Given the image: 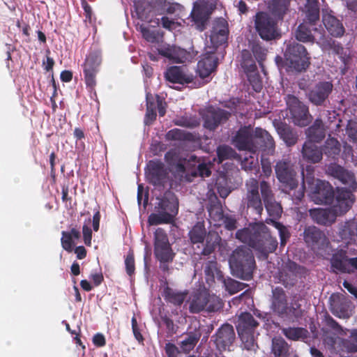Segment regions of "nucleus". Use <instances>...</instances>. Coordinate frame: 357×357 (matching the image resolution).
I'll list each match as a JSON object with an SVG mask.
<instances>
[{"instance_id":"774afa93","label":"nucleus","mask_w":357,"mask_h":357,"mask_svg":"<svg viewBox=\"0 0 357 357\" xmlns=\"http://www.w3.org/2000/svg\"><path fill=\"white\" fill-rule=\"evenodd\" d=\"M141 32L143 37L149 42L154 43L158 40L159 34L155 31H150L149 29L141 26Z\"/></svg>"},{"instance_id":"c85d7f7f","label":"nucleus","mask_w":357,"mask_h":357,"mask_svg":"<svg viewBox=\"0 0 357 357\" xmlns=\"http://www.w3.org/2000/svg\"><path fill=\"white\" fill-rule=\"evenodd\" d=\"M332 268H357V258H348L344 251H337L331 259Z\"/></svg>"},{"instance_id":"473e14b6","label":"nucleus","mask_w":357,"mask_h":357,"mask_svg":"<svg viewBox=\"0 0 357 357\" xmlns=\"http://www.w3.org/2000/svg\"><path fill=\"white\" fill-rule=\"evenodd\" d=\"M207 305V293L196 292L191 296L189 310L191 313H199Z\"/></svg>"},{"instance_id":"b1692460","label":"nucleus","mask_w":357,"mask_h":357,"mask_svg":"<svg viewBox=\"0 0 357 357\" xmlns=\"http://www.w3.org/2000/svg\"><path fill=\"white\" fill-rule=\"evenodd\" d=\"M303 236L306 243L313 248L327 245L324 234L314 226L306 228Z\"/></svg>"},{"instance_id":"bb28decb","label":"nucleus","mask_w":357,"mask_h":357,"mask_svg":"<svg viewBox=\"0 0 357 357\" xmlns=\"http://www.w3.org/2000/svg\"><path fill=\"white\" fill-rule=\"evenodd\" d=\"M165 77L167 81L172 83H190L192 81V75H187L183 69L179 66L169 68L166 73Z\"/></svg>"},{"instance_id":"052dcab7","label":"nucleus","mask_w":357,"mask_h":357,"mask_svg":"<svg viewBox=\"0 0 357 357\" xmlns=\"http://www.w3.org/2000/svg\"><path fill=\"white\" fill-rule=\"evenodd\" d=\"M346 132L350 139L357 144V121H349L347 123Z\"/></svg>"},{"instance_id":"e433bc0d","label":"nucleus","mask_w":357,"mask_h":357,"mask_svg":"<svg viewBox=\"0 0 357 357\" xmlns=\"http://www.w3.org/2000/svg\"><path fill=\"white\" fill-rule=\"evenodd\" d=\"M202 333L199 329L188 333L187 337L181 342V348L185 352H189L194 349L201 337Z\"/></svg>"},{"instance_id":"7ed1b4c3","label":"nucleus","mask_w":357,"mask_h":357,"mask_svg":"<svg viewBox=\"0 0 357 357\" xmlns=\"http://www.w3.org/2000/svg\"><path fill=\"white\" fill-rule=\"evenodd\" d=\"M158 202L155 206V212L148 218L150 225L167 224L173 222L178 213V201L174 194L170 191L165 193L162 198H158Z\"/></svg>"},{"instance_id":"72a5a7b5","label":"nucleus","mask_w":357,"mask_h":357,"mask_svg":"<svg viewBox=\"0 0 357 357\" xmlns=\"http://www.w3.org/2000/svg\"><path fill=\"white\" fill-rule=\"evenodd\" d=\"M282 333L287 338L293 341H305L309 337L308 331L301 327L284 328Z\"/></svg>"},{"instance_id":"2f4dec72","label":"nucleus","mask_w":357,"mask_h":357,"mask_svg":"<svg viewBox=\"0 0 357 357\" xmlns=\"http://www.w3.org/2000/svg\"><path fill=\"white\" fill-rule=\"evenodd\" d=\"M290 346L281 337H275L272 339L271 352L274 357H288L289 356Z\"/></svg>"},{"instance_id":"9d476101","label":"nucleus","mask_w":357,"mask_h":357,"mask_svg":"<svg viewBox=\"0 0 357 357\" xmlns=\"http://www.w3.org/2000/svg\"><path fill=\"white\" fill-rule=\"evenodd\" d=\"M287 105L291 114L292 122L301 127L307 126L312 121V116L308 108L294 96H289Z\"/></svg>"},{"instance_id":"2eb2a0df","label":"nucleus","mask_w":357,"mask_h":357,"mask_svg":"<svg viewBox=\"0 0 357 357\" xmlns=\"http://www.w3.org/2000/svg\"><path fill=\"white\" fill-rule=\"evenodd\" d=\"M275 170L278 179L284 183L287 188L293 190L297 187L298 182L295 178L296 172L289 161L282 160L278 162Z\"/></svg>"},{"instance_id":"f704fd0d","label":"nucleus","mask_w":357,"mask_h":357,"mask_svg":"<svg viewBox=\"0 0 357 357\" xmlns=\"http://www.w3.org/2000/svg\"><path fill=\"white\" fill-rule=\"evenodd\" d=\"M277 131L287 146H292L296 143L298 136L287 125L280 123L277 127Z\"/></svg>"},{"instance_id":"20e7f679","label":"nucleus","mask_w":357,"mask_h":357,"mask_svg":"<svg viewBox=\"0 0 357 357\" xmlns=\"http://www.w3.org/2000/svg\"><path fill=\"white\" fill-rule=\"evenodd\" d=\"M257 137H264L270 145L271 138H269V133L259 128H255L252 130L250 128L244 127L241 128L233 138V144L238 149L242 151H247L250 153L257 152V145H256V140Z\"/></svg>"},{"instance_id":"1a4fd4ad","label":"nucleus","mask_w":357,"mask_h":357,"mask_svg":"<svg viewBox=\"0 0 357 357\" xmlns=\"http://www.w3.org/2000/svg\"><path fill=\"white\" fill-rule=\"evenodd\" d=\"M215 8V0H197L194 3L191 17L197 29L203 31L210 15Z\"/></svg>"},{"instance_id":"4be33fe9","label":"nucleus","mask_w":357,"mask_h":357,"mask_svg":"<svg viewBox=\"0 0 357 357\" xmlns=\"http://www.w3.org/2000/svg\"><path fill=\"white\" fill-rule=\"evenodd\" d=\"M333 85L328 82L317 84L309 93L308 97L314 105H321L332 91Z\"/></svg>"},{"instance_id":"3c124183","label":"nucleus","mask_w":357,"mask_h":357,"mask_svg":"<svg viewBox=\"0 0 357 357\" xmlns=\"http://www.w3.org/2000/svg\"><path fill=\"white\" fill-rule=\"evenodd\" d=\"M243 67L245 68L247 74L256 72L257 66L250 57L248 50L242 52Z\"/></svg>"},{"instance_id":"c03bdc74","label":"nucleus","mask_w":357,"mask_h":357,"mask_svg":"<svg viewBox=\"0 0 357 357\" xmlns=\"http://www.w3.org/2000/svg\"><path fill=\"white\" fill-rule=\"evenodd\" d=\"M270 142L271 144L267 143V140L264 137H257L256 140V145H257V151L261 149L264 151L267 152L268 154H273L275 150V142L273 138L269 134Z\"/></svg>"},{"instance_id":"393cba45","label":"nucleus","mask_w":357,"mask_h":357,"mask_svg":"<svg viewBox=\"0 0 357 357\" xmlns=\"http://www.w3.org/2000/svg\"><path fill=\"white\" fill-rule=\"evenodd\" d=\"M326 172L329 175L340 180L342 183L354 187L355 184L354 174L340 165L332 163L328 165Z\"/></svg>"},{"instance_id":"ddd939ff","label":"nucleus","mask_w":357,"mask_h":357,"mask_svg":"<svg viewBox=\"0 0 357 357\" xmlns=\"http://www.w3.org/2000/svg\"><path fill=\"white\" fill-rule=\"evenodd\" d=\"M306 179L311 189V199L316 204L327 203L331 199L333 191L328 183L319 179L311 182L308 177Z\"/></svg>"},{"instance_id":"dca6fc26","label":"nucleus","mask_w":357,"mask_h":357,"mask_svg":"<svg viewBox=\"0 0 357 357\" xmlns=\"http://www.w3.org/2000/svg\"><path fill=\"white\" fill-rule=\"evenodd\" d=\"M230 268H252L255 264L252 252L249 248L239 247L229 257Z\"/></svg>"},{"instance_id":"6ab92c4d","label":"nucleus","mask_w":357,"mask_h":357,"mask_svg":"<svg viewBox=\"0 0 357 357\" xmlns=\"http://www.w3.org/2000/svg\"><path fill=\"white\" fill-rule=\"evenodd\" d=\"M229 34L228 24L222 18L215 20L213 24L211 33L210 35V41L214 50L227 40Z\"/></svg>"},{"instance_id":"4c0bfd02","label":"nucleus","mask_w":357,"mask_h":357,"mask_svg":"<svg viewBox=\"0 0 357 357\" xmlns=\"http://www.w3.org/2000/svg\"><path fill=\"white\" fill-rule=\"evenodd\" d=\"M296 269H278L277 273L278 282L286 287L293 286L296 281Z\"/></svg>"},{"instance_id":"39448f33","label":"nucleus","mask_w":357,"mask_h":357,"mask_svg":"<svg viewBox=\"0 0 357 357\" xmlns=\"http://www.w3.org/2000/svg\"><path fill=\"white\" fill-rule=\"evenodd\" d=\"M285 65L289 71L301 72L310 64L305 47L294 41L290 42L284 52Z\"/></svg>"},{"instance_id":"7c9ffc66","label":"nucleus","mask_w":357,"mask_h":357,"mask_svg":"<svg viewBox=\"0 0 357 357\" xmlns=\"http://www.w3.org/2000/svg\"><path fill=\"white\" fill-rule=\"evenodd\" d=\"M162 295L167 303L181 306L185 300L188 292L178 291L167 286L165 287Z\"/></svg>"},{"instance_id":"9b49d317","label":"nucleus","mask_w":357,"mask_h":357,"mask_svg":"<svg viewBox=\"0 0 357 357\" xmlns=\"http://www.w3.org/2000/svg\"><path fill=\"white\" fill-rule=\"evenodd\" d=\"M246 195L244 202L248 208H252L258 215L263 211V205L259 193V183L255 178H250L245 183Z\"/></svg>"},{"instance_id":"5701e85b","label":"nucleus","mask_w":357,"mask_h":357,"mask_svg":"<svg viewBox=\"0 0 357 357\" xmlns=\"http://www.w3.org/2000/svg\"><path fill=\"white\" fill-rule=\"evenodd\" d=\"M229 114L222 109L208 108L204 114V126L210 130L214 129L222 121L228 119Z\"/></svg>"},{"instance_id":"13d9d810","label":"nucleus","mask_w":357,"mask_h":357,"mask_svg":"<svg viewBox=\"0 0 357 357\" xmlns=\"http://www.w3.org/2000/svg\"><path fill=\"white\" fill-rule=\"evenodd\" d=\"M307 10L306 14L307 20L310 25H314L315 22L319 19V9L318 6H307Z\"/></svg>"},{"instance_id":"a878e982","label":"nucleus","mask_w":357,"mask_h":357,"mask_svg":"<svg viewBox=\"0 0 357 357\" xmlns=\"http://www.w3.org/2000/svg\"><path fill=\"white\" fill-rule=\"evenodd\" d=\"M313 25H310L307 22H304L300 24L296 31V38L298 40L307 43H313L315 40V33H318L321 35L317 27L311 28Z\"/></svg>"},{"instance_id":"f3484780","label":"nucleus","mask_w":357,"mask_h":357,"mask_svg":"<svg viewBox=\"0 0 357 357\" xmlns=\"http://www.w3.org/2000/svg\"><path fill=\"white\" fill-rule=\"evenodd\" d=\"M100 63L101 56L98 51L91 52L86 57L84 65V73L87 86L93 87L96 85V75Z\"/></svg>"},{"instance_id":"69168bd1","label":"nucleus","mask_w":357,"mask_h":357,"mask_svg":"<svg viewBox=\"0 0 357 357\" xmlns=\"http://www.w3.org/2000/svg\"><path fill=\"white\" fill-rule=\"evenodd\" d=\"M288 314L296 319L301 318L303 316V310L301 309V304L297 302L291 304L288 307Z\"/></svg>"},{"instance_id":"8fccbe9b","label":"nucleus","mask_w":357,"mask_h":357,"mask_svg":"<svg viewBox=\"0 0 357 357\" xmlns=\"http://www.w3.org/2000/svg\"><path fill=\"white\" fill-rule=\"evenodd\" d=\"M217 155L218 158V162L221 163L223 160L234 157L235 151L231 147L223 145L217 149Z\"/></svg>"},{"instance_id":"c9c22d12","label":"nucleus","mask_w":357,"mask_h":357,"mask_svg":"<svg viewBox=\"0 0 357 357\" xmlns=\"http://www.w3.org/2000/svg\"><path fill=\"white\" fill-rule=\"evenodd\" d=\"M307 137L311 141L319 142L325 136L324 124L320 119H316L314 124L306 130Z\"/></svg>"},{"instance_id":"864d4df0","label":"nucleus","mask_w":357,"mask_h":357,"mask_svg":"<svg viewBox=\"0 0 357 357\" xmlns=\"http://www.w3.org/2000/svg\"><path fill=\"white\" fill-rule=\"evenodd\" d=\"M225 287L230 294H234L238 292L239 291L243 290L246 287H248V284L243 282H240L233 279H229L225 282Z\"/></svg>"},{"instance_id":"f8f14e48","label":"nucleus","mask_w":357,"mask_h":357,"mask_svg":"<svg viewBox=\"0 0 357 357\" xmlns=\"http://www.w3.org/2000/svg\"><path fill=\"white\" fill-rule=\"evenodd\" d=\"M155 255L160 261H169L172 259L173 254L170 248L166 233L161 228L155 231Z\"/></svg>"},{"instance_id":"49530a36","label":"nucleus","mask_w":357,"mask_h":357,"mask_svg":"<svg viewBox=\"0 0 357 357\" xmlns=\"http://www.w3.org/2000/svg\"><path fill=\"white\" fill-rule=\"evenodd\" d=\"M222 307L221 299L215 296L207 294V305L205 309L208 312H216Z\"/></svg>"},{"instance_id":"cd10ccee","label":"nucleus","mask_w":357,"mask_h":357,"mask_svg":"<svg viewBox=\"0 0 357 357\" xmlns=\"http://www.w3.org/2000/svg\"><path fill=\"white\" fill-rule=\"evenodd\" d=\"M323 22L328 31L333 36H341L344 31L340 22L330 13H324Z\"/></svg>"},{"instance_id":"bf43d9fd","label":"nucleus","mask_w":357,"mask_h":357,"mask_svg":"<svg viewBox=\"0 0 357 357\" xmlns=\"http://www.w3.org/2000/svg\"><path fill=\"white\" fill-rule=\"evenodd\" d=\"M173 61L177 63H184L191 57L190 54L183 49L175 47Z\"/></svg>"},{"instance_id":"58836bf2","label":"nucleus","mask_w":357,"mask_h":357,"mask_svg":"<svg viewBox=\"0 0 357 357\" xmlns=\"http://www.w3.org/2000/svg\"><path fill=\"white\" fill-rule=\"evenodd\" d=\"M206 229L202 222H197L189 232V236L192 243H202L206 237Z\"/></svg>"},{"instance_id":"680f3d73","label":"nucleus","mask_w":357,"mask_h":357,"mask_svg":"<svg viewBox=\"0 0 357 357\" xmlns=\"http://www.w3.org/2000/svg\"><path fill=\"white\" fill-rule=\"evenodd\" d=\"M234 276L244 280H250L253 276V269H231Z\"/></svg>"},{"instance_id":"c756f323","label":"nucleus","mask_w":357,"mask_h":357,"mask_svg":"<svg viewBox=\"0 0 357 357\" xmlns=\"http://www.w3.org/2000/svg\"><path fill=\"white\" fill-rule=\"evenodd\" d=\"M303 157L308 162L316 163L322 159V151L312 142L304 144L302 149Z\"/></svg>"},{"instance_id":"5fc2aeb1","label":"nucleus","mask_w":357,"mask_h":357,"mask_svg":"<svg viewBox=\"0 0 357 357\" xmlns=\"http://www.w3.org/2000/svg\"><path fill=\"white\" fill-rule=\"evenodd\" d=\"M259 187L264 203L274 199L273 192L271 190V185L268 182L265 181H261L260 184L259 185Z\"/></svg>"},{"instance_id":"6e6552de","label":"nucleus","mask_w":357,"mask_h":357,"mask_svg":"<svg viewBox=\"0 0 357 357\" xmlns=\"http://www.w3.org/2000/svg\"><path fill=\"white\" fill-rule=\"evenodd\" d=\"M255 26L263 40H271L280 36L276 20L266 13L260 12L256 14Z\"/></svg>"},{"instance_id":"6e6d98bb","label":"nucleus","mask_w":357,"mask_h":357,"mask_svg":"<svg viewBox=\"0 0 357 357\" xmlns=\"http://www.w3.org/2000/svg\"><path fill=\"white\" fill-rule=\"evenodd\" d=\"M325 323L326 325L333 330L335 333L338 335H346L345 331H344L342 326L339 324L337 321H336L331 316L326 315L325 317Z\"/></svg>"},{"instance_id":"4d7b16f0","label":"nucleus","mask_w":357,"mask_h":357,"mask_svg":"<svg viewBox=\"0 0 357 357\" xmlns=\"http://www.w3.org/2000/svg\"><path fill=\"white\" fill-rule=\"evenodd\" d=\"M146 100L147 108L144 122L146 124H149L156 118L155 104L150 101L148 95L146 96Z\"/></svg>"},{"instance_id":"423d86ee","label":"nucleus","mask_w":357,"mask_h":357,"mask_svg":"<svg viewBox=\"0 0 357 357\" xmlns=\"http://www.w3.org/2000/svg\"><path fill=\"white\" fill-rule=\"evenodd\" d=\"M165 0H136L135 11L137 17L142 20L151 22L152 17L156 15H162L165 11L171 12L167 8Z\"/></svg>"},{"instance_id":"f257e3e1","label":"nucleus","mask_w":357,"mask_h":357,"mask_svg":"<svg viewBox=\"0 0 357 357\" xmlns=\"http://www.w3.org/2000/svg\"><path fill=\"white\" fill-rule=\"evenodd\" d=\"M236 238L252 248L264 259L278 247L276 238L271 236L268 228L263 222L255 223L249 227L238 230Z\"/></svg>"},{"instance_id":"e2e57ef3","label":"nucleus","mask_w":357,"mask_h":357,"mask_svg":"<svg viewBox=\"0 0 357 357\" xmlns=\"http://www.w3.org/2000/svg\"><path fill=\"white\" fill-rule=\"evenodd\" d=\"M165 354L167 357H181L180 351L178 348L173 343L167 342L165 346ZM188 357H195L193 355H190Z\"/></svg>"},{"instance_id":"0e129e2a","label":"nucleus","mask_w":357,"mask_h":357,"mask_svg":"<svg viewBox=\"0 0 357 357\" xmlns=\"http://www.w3.org/2000/svg\"><path fill=\"white\" fill-rule=\"evenodd\" d=\"M248 79L255 91H260L262 88L259 75L256 73L247 74Z\"/></svg>"},{"instance_id":"37998d69","label":"nucleus","mask_w":357,"mask_h":357,"mask_svg":"<svg viewBox=\"0 0 357 357\" xmlns=\"http://www.w3.org/2000/svg\"><path fill=\"white\" fill-rule=\"evenodd\" d=\"M342 346L348 352H357V328L350 331L349 336L342 340Z\"/></svg>"},{"instance_id":"0eeeda50","label":"nucleus","mask_w":357,"mask_h":357,"mask_svg":"<svg viewBox=\"0 0 357 357\" xmlns=\"http://www.w3.org/2000/svg\"><path fill=\"white\" fill-rule=\"evenodd\" d=\"M259 323L250 312H243L238 317L237 332L247 350H251L254 347V333Z\"/></svg>"},{"instance_id":"338daca9","label":"nucleus","mask_w":357,"mask_h":357,"mask_svg":"<svg viewBox=\"0 0 357 357\" xmlns=\"http://www.w3.org/2000/svg\"><path fill=\"white\" fill-rule=\"evenodd\" d=\"M252 50L256 59L259 62L264 59L266 55V49L261 47L259 44L254 43L252 46Z\"/></svg>"},{"instance_id":"79ce46f5","label":"nucleus","mask_w":357,"mask_h":357,"mask_svg":"<svg viewBox=\"0 0 357 357\" xmlns=\"http://www.w3.org/2000/svg\"><path fill=\"white\" fill-rule=\"evenodd\" d=\"M288 5L287 0H273L270 9L275 17L281 18L287 9Z\"/></svg>"},{"instance_id":"a211bd4d","label":"nucleus","mask_w":357,"mask_h":357,"mask_svg":"<svg viewBox=\"0 0 357 357\" xmlns=\"http://www.w3.org/2000/svg\"><path fill=\"white\" fill-rule=\"evenodd\" d=\"M218 59L213 48L206 47V52L202 55L197 63V71L202 78L211 75L216 68Z\"/></svg>"},{"instance_id":"aec40b11","label":"nucleus","mask_w":357,"mask_h":357,"mask_svg":"<svg viewBox=\"0 0 357 357\" xmlns=\"http://www.w3.org/2000/svg\"><path fill=\"white\" fill-rule=\"evenodd\" d=\"M271 309L280 316L287 315L288 303L285 291L282 287L272 289Z\"/></svg>"},{"instance_id":"412c9836","label":"nucleus","mask_w":357,"mask_h":357,"mask_svg":"<svg viewBox=\"0 0 357 357\" xmlns=\"http://www.w3.org/2000/svg\"><path fill=\"white\" fill-rule=\"evenodd\" d=\"M215 343L220 349L226 350L233 343L235 338L234 328L229 324H223L216 332Z\"/></svg>"},{"instance_id":"de8ad7c7","label":"nucleus","mask_w":357,"mask_h":357,"mask_svg":"<svg viewBox=\"0 0 357 357\" xmlns=\"http://www.w3.org/2000/svg\"><path fill=\"white\" fill-rule=\"evenodd\" d=\"M266 222L268 224H271L276 229L278 230L279 235L280 237L281 245H284L287 239L289 236V234L287 231V229L281 223L276 222L272 219L267 220Z\"/></svg>"},{"instance_id":"09e8293b","label":"nucleus","mask_w":357,"mask_h":357,"mask_svg":"<svg viewBox=\"0 0 357 357\" xmlns=\"http://www.w3.org/2000/svg\"><path fill=\"white\" fill-rule=\"evenodd\" d=\"M258 165V155L257 153H250V155L245 156L241 160V167L245 170H251Z\"/></svg>"},{"instance_id":"a18cd8bd","label":"nucleus","mask_w":357,"mask_h":357,"mask_svg":"<svg viewBox=\"0 0 357 357\" xmlns=\"http://www.w3.org/2000/svg\"><path fill=\"white\" fill-rule=\"evenodd\" d=\"M264 205L270 216L273 218L280 216L282 209L280 204L275 200V198L265 202Z\"/></svg>"},{"instance_id":"4468645a","label":"nucleus","mask_w":357,"mask_h":357,"mask_svg":"<svg viewBox=\"0 0 357 357\" xmlns=\"http://www.w3.org/2000/svg\"><path fill=\"white\" fill-rule=\"evenodd\" d=\"M167 174V169L161 162L153 161L149 162L146 178L156 188L160 190L167 184L169 181Z\"/></svg>"},{"instance_id":"f03ea898","label":"nucleus","mask_w":357,"mask_h":357,"mask_svg":"<svg viewBox=\"0 0 357 357\" xmlns=\"http://www.w3.org/2000/svg\"><path fill=\"white\" fill-rule=\"evenodd\" d=\"M354 201L352 193L347 190L338 189L333 205L328 208H314L310 211L312 218L317 223L328 225L333 223L338 215L347 212Z\"/></svg>"},{"instance_id":"603ef678","label":"nucleus","mask_w":357,"mask_h":357,"mask_svg":"<svg viewBox=\"0 0 357 357\" xmlns=\"http://www.w3.org/2000/svg\"><path fill=\"white\" fill-rule=\"evenodd\" d=\"M220 236L216 233H210L206 238V246L204 249V255L209 254L215 249V246L219 243Z\"/></svg>"},{"instance_id":"a19ab883","label":"nucleus","mask_w":357,"mask_h":357,"mask_svg":"<svg viewBox=\"0 0 357 357\" xmlns=\"http://www.w3.org/2000/svg\"><path fill=\"white\" fill-rule=\"evenodd\" d=\"M340 151L341 145L336 139L333 137L327 139L323 148V151L326 155L334 158L339 155Z\"/></svg>"},{"instance_id":"ea45409f","label":"nucleus","mask_w":357,"mask_h":357,"mask_svg":"<svg viewBox=\"0 0 357 357\" xmlns=\"http://www.w3.org/2000/svg\"><path fill=\"white\" fill-rule=\"evenodd\" d=\"M330 310L333 314L338 318L348 319L350 317L348 305L346 302L340 301L333 302V303L331 304Z\"/></svg>"}]
</instances>
